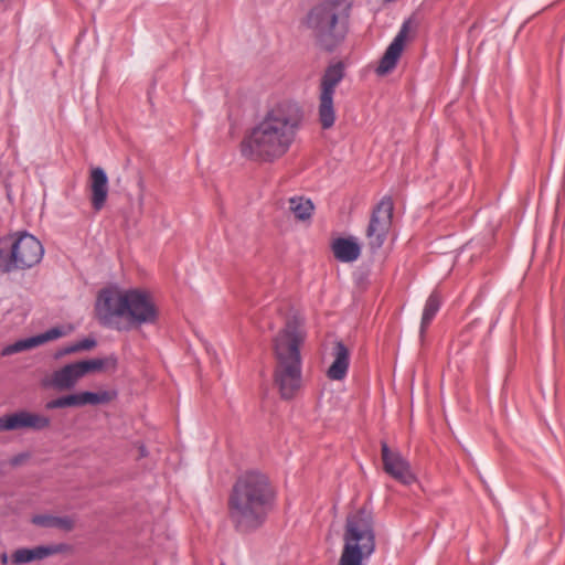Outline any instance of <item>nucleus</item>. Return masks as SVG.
<instances>
[{"label":"nucleus","instance_id":"obj_1","mask_svg":"<svg viewBox=\"0 0 565 565\" xmlns=\"http://www.w3.org/2000/svg\"><path fill=\"white\" fill-rule=\"evenodd\" d=\"M302 119L303 114L298 104L279 103L244 137L241 142L242 154L262 162H274L284 157L295 141Z\"/></svg>","mask_w":565,"mask_h":565},{"label":"nucleus","instance_id":"obj_2","mask_svg":"<svg viewBox=\"0 0 565 565\" xmlns=\"http://www.w3.org/2000/svg\"><path fill=\"white\" fill-rule=\"evenodd\" d=\"M276 491L269 478L257 470L241 475L227 499L228 519L236 532L248 534L260 529L274 508Z\"/></svg>","mask_w":565,"mask_h":565},{"label":"nucleus","instance_id":"obj_3","mask_svg":"<svg viewBox=\"0 0 565 565\" xmlns=\"http://www.w3.org/2000/svg\"><path fill=\"white\" fill-rule=\"evenodd\" d=\"M95 310L103 326L118 331L153 324L159 317L152 296L140 288L102 289L97 296Z\"/></svg>","mask_w":565,"mask_h":565},{"label":"nucleus","instance_id":"obj_4","mask_svg":"<svg viewBox=\"0 0 565 565\" xmlns=\"http://www.w3.org/2000/svg\"><path fill=\"white\" fill-rule=\"evenodd\" d=\"M305 333L300 322L289 319L273 340L274 384L284 399L292 398L301 387L302 361L300 345Z\"/></svg>","mask_w":565,"mask_h":565},{"label":"nucleus","instance_id":"obj_5","mask_svg":"<svg viewBox=\"0 0 565 565\" xmlns=\"http://www.w3.org/2000/svg\"><path fill=\"white\" fill-rule=\"evenodd\" d=\"M343 550L338 565H363L375 551L373 514L361 508L347 516L343 533Z\"/></svg>","mask_w":565,"mask_h":565},{"label":"nucleus","instance_id":"obj_6","mask_svg":"<svg viewBox=\"0 0 565 565\" xmlns=\"http://www.w3.org/2000/svg\"><path fill=\"white\" fill-rule=\"evenodd\" d=\"M341 10V1L328 0L315 6L307 15V25L312 30L317 45L326 52H333L348 33V22Z\"/></svg>","mask_w":565,"mask_h":565},{"label":"nucleus","instance_id":"obj_7","mask_svg":"<svg viewBox=\"0 0 565 565\" xmlns=\"http://www.w3.org/2000/svg\"><path fill=\"white\" fill-rule=\"evenodd\" d=\"M44 255L42 243L28 232H15L0 241V271L9 274L38 265Z\"/></svg>","mask_w":565,"mask_h":565},{"label":"nucleus","instance_id":"obj_8","mask_svg":"<svg viewBox=\"0 0 565 565\" xmlns=\"http://www.w3.org/2000/svg\"><path fill=\"white\" fill-rule=\"evenodd\" d=\"M344 77V64L335 62L329 65L321 78L319 96V121L323 129H329L334 125L335 111L333 97L335 87Z\"/></svg>","mask_w":565,"mask_h":565},{"label":"nucleus","instance_id":"obj_9","mask_svg":"<svg viewBox=\"0 0 565 565\" xmlns=\"http://www.w3.org/2000/svg\"><path fill=\"white\" fill-rule=\"evenodd\" d=\"M109 361L113 365L117 362L115 358H109L83 360L66 364L51 374L49 385L57 391L72 390L81 379L89 373L103 370Z\"/></svg>","mask_w":565,"mask_h":565},{"label":"nucleus","instance_id":"obj_10","mask_svg":"<svg viewBox=\"0 0 565 565\" xmlns=\"http://www.w3.org/2000/svg\"><path fill=\"white\" fill-rule=\"evenodd\" d=\"M394 203L391 196H384L373 209L366 228V238L371 249L383 246L392 226Z\"/></svg>","mask_w":565,"mask_h":565},{"label":"nucleus","instance_id":"obj_11","mask_svg":"<svg viewBox=\"0 0 565 565\" xmlns=\"http://www.w3.org/2000/svg\"><path fill=\"white\" fill-rule=\"evenodd\" d=\"M50 426L51 419L49 416L29 411H20L0 417V431L19 429L41 431L47 429Z\"/></svg>","mask_w":565,"mask_h":565},{"label":"nucleus","instance_id":"obj_12","mask_svg":"<svg viewBox=\"0 0 565 565\" xmlns=\"http://www.w3.org/2000/svg\"><path fill=\"white\" fill-rule=\"evenodd\" d=\"M381 456L384 471L402 484L409 486L416 481L409 462L399 451L390 449L385 441L381 443Z\"/></svg>","mask_w":565,"mask_h":565},{"label":"nucleus","instance_id":"obj_13","mask_svg":"<svg viewBox=\"0 0 565 565\" xmlns=\"http://www.w3.org/2000/svg\"><path fill=\"white\" fill-rule=\"evenodd\" d=\"M111 401V394L107 391L103 392H81L61 396L49 401L45 404V409L52 411L65 407H82L85 405L106 404Z\"/></svg>","mask_w":565,"mask_h":565},{"label":"nucleus","instance_id":"obj_14","mask_svg":"<svg viewBox=\"0 0 565 565\" xmlns=\"http://www.w3.org/2000/svg\"><path fill=\"white\" fill-rule=\"evenodd\" d=\"M64 335H65V331L63 330V328L54 327V328L46 330L43 333L33 335L30 338H25V339H20L18 341H15L14 343L4 347L1 351V355L9 356V355H12V354H15L19 352L31 350L35 347L42 345L49 341L60 339Z\"/></svg>","mask_w":565,"mask_h":565},{"label":"nucleus","instance_id":"obj_15","mask_svg":"<svg viewBox=\"0 0 565 565\" xmlns=\"http://www.w3.org/2000/svg\"><path fill=\"white\" fill-rule=\"evenodd\" d=\"M408 24H409L408 21L403 23L399 32L397 33V35L395 36L393 42L386 49L384 55L382 56V58L380 61L377 68H376V73L379 75H385L395 68L397 61L402 54V51L404 47V42L407 36Z\"/></svg>","mask_w":565,"mask_h":565},{"label":"nucleus","instance_id":"obj_16","mask_svg":"<svg viewBox=\"0 0 565 565\" xmlns=\"http://www.w3.org/2000/svg\"><path fill=\"white\" fill-rule=\"evenodd\" d=\"M67 550L66 544L39 545L33 548H18L11 555V561L15 565L26 564L34 561H41Z\"/></svg>","mask_w":565,"mask_h":565},{"label":"nucleus","instance_id":"obj_17","mask_svg":"<svg viewBox=\"0 0 565 565\" xmlns=\"http://www.w3.org/2000/svg\"><path fill=\"white\" fill-rule=\"evenodd\" d=\"M90 201L95 211H100L108 195V177L100 167L93 168L89 174Z\"/></svg>","mask_w":565,"mask_h":565},{"label":"nucleus","instance_id":"obj_18","mask_svg":"<svg viewBox=\"0 0 565 565\" xmlns=\"http://www.w3.org/2000/svg\"><path fill=\"white\" fill-rule=\"evenodd\" d=\"M333 362L327 371V376L332 381L343 380L350 365V351L342 341L334 342L331 351Z\"/></svg>","mask_w":565,"mask_h":565},{"label":"nucleus","instance_id":"obj_19","mask_svg":"<svg viewBox=\"0 0 565 565\" xmlns=\"http://www.w3.org/2000/svg\"><path fill=\"white\" fill-rule=\"evenodd\" d=\"M332 252L338 260L343 263H352L360 257L361 247L359 243L352 237H340L333 242Z\"/></svg>","mask_w":565,"mask_h":565},{"label":"nucleus","instance_id":"obj_20","mask_svg":"<svg viewBox=\"0 0 565 565\" xmlns=\"http://www.w3.org/2000/svg\"><path fill=\"white\" fill-rule=\"evenodd\" d=\"M34 525L47 529H60L63 531H72L74 527V521L70 516H56L53 514H36L32 518Z\"/></svg>","mask_w":565,"mask_h":565},{"label":"nucleus","instance_id":"obj_21","mask_svg":"<svg viewBox=\"0 0 565 565\" xmlns=\"http://www.w3.org/2000/svg\"><path fill=\"white\" fill-rule=\"evenodd\" d=\"M440 306H441L440 295L437 291L431 292L430 296L428 297V299L425 303L424 310H423V316H422V321H420V330H419L420 338H424L427 328L429 327L430 322L433 321V319L439 311Z\"/></svg>","mask_w":565,"mask_h":565},{"label":"nucleus","instance_id":"obj_22","mask_svg":"<svg viewBox=\"0 0 565 565\" xmlns=\"http://www.w3.org/2000/svg\"><path fill=\"white\" fill-rule=\"evenodd\" d=\"M288 210L298 221L311 218L315 206L313 203L303 196H292L288 200Z\"/></svg>","mask_w":565,"mask_h":565},{"label":"nucleus","instance_id":"obj_23","mask_svg":"<svg viewBox=\"0 0 565 565\" xmlns=\"http://www.w3.org/2000/svg\"><path fill=\"white\" fill-rule=\"evenodd\" d=\"M95 345H96V340L86 338V339L79 340L71 345L65 347L60 354L63 355V354H71V353H75V352H79V351H87V350L93 349Z\"/></svg>","mask_w":565,"mask_h":565},{"label":"nucleus","instance_id":"obj_24","mask_svg":"<svg viewBox=\"0 0 565 565\" xmlns=\"http://www.w3.org/2000/svg\"><path fill=\"white\" fill-rule=\"evenodd\" d=\"M0 559L2 564H7L9 559L7 553H2Z\"/></svg>","mask_w":565,"mask_h":565},{"label":"nucleus","instance_id":"obj_25","mask_svg":"<svg viewBox=\"0 0 565 565\" xmlns=\"http://www.w3.org/2000/svg\"><path fill=\"white\" fill-rule=\"evenodd\" d=\"M18 462H19L18 458H14L13 461H12L13 465H17Z\"/></svg>","mask_w":565,"mask_h":565},{"label":"nucleus","instance_id":"obj_26","mask_svg":"<svg viewBox=\"0 0 565 565\" xmlns=\"http://www.w3.org/2000/svg\"><path fill=\"white\" fill-rule=\"evenodd\" d=\"M141 455H142V456L145 455V449H143V447H141Z\"/></svg>","mask_w":565,"mask_h":565}]
</instances>
